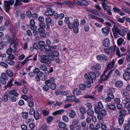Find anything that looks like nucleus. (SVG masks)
I'll return each instance as SVG.
<instances>
[{"mask_svg": "<svg viewBox=\"0 0 130 130\" xmlns=\"http://www.w3.org/2000/svg\"><path fill=\"white\" fill-rule=\"evenodd\" d=\"M39 130H47L46 125L45 124L43 125L40 127Z\"/></svg>", "mask_w": 130, "mask_h": 130, "instance_id": "0e129e2a", "label": "nucleus"}, {"mask_svg": "<svg viewBox=\"0 0 130 130\" xmlns=\"http://www.w3.org/2000/svg\"><path fill=\"white\" fill-rule=\"evenodd\" d=\"M125 17H123L122 18H120V17H118L117 18V21L122 23H123L124 21V18Z\"/></svg>", "mask_w": 130, "mask_h": 130, "instance_id": "13d9d810", "label": "nucleus"}, {"mask_svg": "<svg viewBox=\"0 0 130 130\" xmlns=\"http://www.w3.org/2000/svg\"><path fill=\"white\" fill-rule=\"evenodd\" d=\"M86 86L83 84H80L79 85V88L82 90H85L86 89Z\"/></svg>", "mask_w": 130, "mask_h": 130, "instance_id": "338daca9", "label": "nucleus"}, {"mask_svg": "<svg viewBox=\"0 0 130 130\" xmlns=\"http://www.w3.org/2000/svg\"><path fill=\"white\" fill-rule=\"evenodd\" d=\"M73 26L74 27H77L79 25L78 20L77 19H75L73 22Z\"/></svg>", "mask_w": 130, "mask_h": 130, "instance_id": "a19ab883", "label": "nucleus"}, {"mask_svg": "<svg viewBox=\"0 0 130 130\" xmlns=\"http://www.w3.org/2000/svg\"><path fill=\"white\" fill-rule=\"evenodd\" d=\"M73 93L74 95H76L80 98H81V96L82 94V93L80 90L78 88L74 89L73 90Z\"/></svg>", "mask_w": 130, "mask_h": 130, "instance_id": "ddd939ff", "label": "nucleus"}, {"mask_svg": "<svg viewBox=\"0 0 130 130\" xmlns=\"http://www.w3.org/2000/svg\"><path fill=\"white\" fill-rule=\"evenodd\" d=\"M124 41V39L121 38L119 39L117 41V43L118 46L121 45Z\"/></svg>", "mask_w": 130, "mask_h": 130, "instance_id": "ea45409f", "label": "nucleus"}, {"mask_svg": "<svg viewBox=\"0 0 130 130\" xmlns=\"http://www.w3.org/2000/svg\"><path fill=\"white\" fill-rule=\"evenodd\" d=\"M119 113L121 115V116H123L126 113V111L125 110L123 109L120 111Z\"/></svg>", "mask_w": 130, "mask_h": 130, "instance_id": "680f3d73", "label": "nucleus"}, {"mask_svg": "<svg viewBox=\"0 0 130 130\" xmlns=\"http://www.w3.org/2000/svg\"><path fill=\"white\" fill-rule=\"evenodd\" d=\"M101 68V66L99 64H97L93 65L92 67V71L95 72L97 73L98 75L101 74V72L99 71Z\"/></svg>", "mask_w": 130, "mask_h": 130, "instance_id": "423d86ee", "label": "nucleus"}, {"mask_svg": "<svg viewBox=\"0 0 130 130\" xmlns=\"http://www.w3.org/2000/svg\"><path fill=\"white\" fill-rule=\"evenodd\" d=\"M0 65L2 66L5 68H7L8 67V64L3 61L0 62Z\"/></svg>", "mask_w": 130, "mask_h": 130, "instance_id": "49530a36", "label": "nucleus"}, {"mask_svg": "<svg viewBox=\"0 0 130 130\" xmlns=\"http://www.w3.org/2000/svg\"><path fill=\"white\" fill-rule=\"evenodd\" d=\"M35 22L33 20H31L30 22V24L31 25V30L36 29L37 27L35 25Z\"/></svg>", "mask_w": 130, "mask_h": 130, "instance_id": "bb28decb", "label": "nucleus"}, {"mask_svg": "<svg viewBox=\"0 0 130 130\" xmlns=\"http://www.w3.org/2000/svg\"><path fill=\"white\" fill-rule=\"evenodd\" d=\"M89 75L91 79L92 80H94L96 79V76L94 73L93 72H90L89 73Z\"/></svg>", "mask_w": 130, "mask_h": 130, "instance_id": "e433bc0d", "label": "nucleus"}, {"mask_svg": "<svg viewBox=\"0 0 130 130\" xmlns=\"http://www.w3.org/2000/svg\"><path fill=\"white\" fill-rule=\"evenodd\" d=\"M44 53L49 60L52 61L54 59L55 57L52 54L51 51H46Z\"/></svg>", "mask_w": 130, "mask_h": 130, "instance_id": "0eeeda50", "label": "nucleus"}, {"mask_svg": "<svg viewBox=\"0 0 130 130\" xmlns=\"http://www.w3.org/2000/svg\"><path fill=\"white\" fill-rule=\"evenodd\" d=\"M76 99V97L75 95L68 96H66V98L65 100L66 102H72Z\"/></svg>", "mask_w": 130, "mask_h": 130, "instance_id": "f8f14e48", "label": "nucleus"}, {"mask_svg": "<svg viewBox=\"0 0 130 130\" xmlns=\"http://www.w3.org/2000/svg\"><path fill=\"white\" fill-rule=\"evenodd\" d=\"M113 51L116 55L120 56H121L119 48L118 46L115 45L113 46Z\"/></svg>", "mask_w": 130, "mask_h": 130, "instance_id": "a211bd4d", "label": "nucleus"}, {"mask_svg": "<svg viewBox=\"0 0 130 130\" xmlns=\"http://www.w3.org/2000/svg\"><path fill=\"white\" fill-rule=\"evenodd\" d=\"M99 12L95 9H91V13L96 15H99Z\"/></svg>", "mask_w": 130, "mask_h": 130, "instance_id": "09e8293b", "label": "nucleus"}, {"mask_svg": "<svg viewBox=\"0 0 130 130\" xmlns=\"http://www.w3.org/2000/svg\"><path fill=\"white\" fill-rule=\"evenodd\" d=\"M125 107L128 110V113L130 114V102L127 103H125Z\"/></svg>", "mask_w": 130, "mask_h": 130, "instance_id": "79ce46f5", "label": "nucleus"}, {"mask_svg": "<svg viewBox=\"0 0 130 130\" xmlns=\"http://www.w3.org/2000/svg\"><path fill=\"white\" fill-rule=\"evenodd\" d=\"M45 22L47 23H50L52 22V19L50 17H48L45 19Z\"/></svg>", "mask_w": 130, "mask_h": 130, "instance_id": "e2e57ef3", "label": "nucleus"}, {"mask_svg": "<svg viewBox=\"0 0 130 130\" xmlns=\"http://www.w3.org/2000/svg\"><path fill=\"white\" fill-rule=\"evenodd\" d=\"M100 109L97 106H94V110L95 112L96 113H99L100 112Z\"/></svg>", "mask_w": 130, "mask_h": 130, "instance_id": "de8ad7c7", "label": "nucleus"}, {"mask_svg": "<svg viewBox=\"0 0 130 130\" xmlns=\"http://www.w3.org/2000/svg\"><path fill=\"white\" fill-rule=\"evenodd\" d=\"M107 69L104 71L103 75L101 76V78L100 79V82H102L104 80H106L110 76L113 72L112 70L108 71Z\"/></svg>", "mask_w": 130, "mask_h": 130, "instance_id": "f257e3e1", "label": "nucleus"}, {"mask_svg": "<svg viewBox=\"0 0 130 130\" xmlns=\"http://www.w3.org/2000/svg\"><path fill=\"white\" fill-rule=\"evenodd\" d=\"M124 130H130V124H125L124 126Z\"/></svg>", "mask_w": 130, "mask_h": 130, "instance_id": "864d4df0", "label": "nucleus"}, {"mask_svg": "<svg viewBox=\"0 0 130 130\" xmlns=\"http://www.w3.org/2000/svg\"><path fill=\"white\" fill-rule=\"evenodd\" d=\"M6 72L9 76L12 77L13 76V73L10 69H7L6 70Z\"/></svg>", "mask_w": 130, "mask_h": 130, "instance_id": "c9c22d12", "label": "nucleus"}, {"mask_svg": "<svg viewBox=\"0 0 130 130\" xmlns=\"http://www.w3.org/2000/svg\"><path fill=\"white\" fill-rule=\"evenodd\" d=\"M64 112V110L63 109H61L57 110L53 112L52 115L53 116H56L58 114H61Z\"/></svg>", "mask_w": 130, "mask_h": 130, "instance_id": "a878e982", "label": "nucleus"}, {"mask_svg": "<svg viewBox=\"0 0 130 130\" xmlns=\"http://www.w3.org/2000/svg\"><path fill=\"white\" fill-rule=\"evenodd\" d=\"M112 29L115 39L118 37V35H121V30L116 25H114Z\"/></svg>", "mask_w": 130, "mask_h": 130, "instance_id": "7ed1b4c3", "label": "nucleus"}, {"mask_svg": "<svg viewBox=\"0 0 130 130\" xmlns=\"http://www.w3.org/2000/svg\"><path fill=\"white\" fill-rule=\"evenodd\" d=\"M68 115L70 118H73L76 116V112L74 110H71L68 112Z\"/></svg>", "mask_w": 130, "mask_h": 130, "instance_id": "aec40b11", "label": "nucleus"}, {"mask_svg": "<svg viewBox=\"0 0 130 130\" xmlns=\"http://www.w3.org/2000/svg\"><path fill=\"white\" fill-rule=\"evenodd\" d=\"M116 60V59H113L110 61L107 64L106 69L109 70L112 69L114 66Z\"/></svg>", "mask_w": 130, "mask_h": 130, "instance_id": "9b49d317", "label": "nucleus"}, {"mask_svg": "<svg viewBox=\"0 0 130 130\" xmlns=\"http://www.w3.org/2000/svg\"><path fill=\"white\" fill-rule=\"evenodd\" d=\"M54 78L53 77H52L50 79L46 80L45 82V85L43 87V90L45 91H48L49 89V86L48 84L54 81Z\"/></svg>", "mask_w": 130, "mask_h": 130, "instance_id": "39448f33", "label": "nucleus"}, {"mask_svg": "<svg viewBox=\"0 0 130 130\" xmlns=\"http://www.w3.org/2000/svg\"><path fill=\"white\" fill-rule=\"evenodd\" d=\"M81 126L83 128V130H88V127L86 126V123L85 121H82L80 123Z\"/></svg>", "mask_w": 130, "mask_h": 130, "instance_id": "b1692460", "label": "nucleus"}, {"mask_svg": "<svg viewBox=\"0 0 130 130\" xmlns=\"http://www.w3.org/2000/svg\"><path fill=\"white\" fill-rule=\"evenodd\" d=\"M9 94L7 95L6 93V91L5 92V94L4 95L3 98L4 101L6 102L8 99V97L9 96Z\"/></svg>", "mask_w": 130, "mask_h": 130, "instance_id": "6e6d98bb", "label": "nucleus"}, {"mask_svg": "<svg viewBox=\"0 0 130 130\" xmlns=\"http://www.w3.org/2000/svg\"><path fill=\"white\" fill-rule=\"evenodd\" d=\"M28 90V88L26 87L25 86L23 88L22 92L26 94L27 93Z\"/></svg>", "mask_w": 130, "mask_h": 130, "instance_id": "bf43d9fd", "label": "nucleus"}, {"mask_svg": "<svg viewBox=\"0 0 130 130\" xmlns=\"http://www.w3.org/2000/svg\"><path fill=\"white\" fill-rule=\"evenodd\" d=\"M5 61L8 64L11 66L13 65L14 63V62L12 60L9 59H6Z\"/></svg>", "mask_w": 130, "mask_h": 130, "instance_id": "72a5a7b5", "label": "nucleus"}, {"mask_svg": "<svg viewBox=\"0 0 130 130\" xmlns=\"http://www.w3.org/2000/svg\"><path fill=\"white\" fill-rule=\"evenodd\" d=\"M8 79L7 77L6 76L5 73H2L1 74V77L0 78V82L3 85L6 84V80Z\"/></svg>", "mask_w": 130, "mask_h": 130, "instance_id": "9d476101", "label": "nucleus"}, {"mask_svg": "<svg viewBox=\"0 0 130 130\" xmlns=\"http://www.w3.org/2000/svg\"><path fill=\"white\" fill-rule=\"evenodd\" d=\"M102 31L103 34L105 36H108L109 32V28L108 27L102 28Z\"/></svg>", "mask_w": 130, "mask_h": 130, "instance_id": "4468645a", "label": "nucleus"}, {"mask_svg": "<svg viewBox=\"0 0 130 130\" xmlns=\"http://www.w3.org/2000/svg\"><path fill=\"white\" fill-rule=\"evenodd\" d=\"M22 117L26 119L28 117V113L27 112H23L22 113Z\"/></svg>", "mask_w": 130, "mask_h": 130, "instance_id": "4d7b16f0", "label": "nucleus"}, {"mask_svg": "<svg viewBox=\"0 0 130 130\" xmlns=\"http://www.w3.org/2000/svg\"><path fill=\"white\" fill-rule=\"evenodd\" d=\"M32 55H30L28 57L26 58L21 63L22 65H23L25 64L27 61L29 60H37V56L36 55L34 57V58L32 59H29L32 56Z\"/></svg>", "mask_w": 130, "mask_h": 130, "instance_id": "dca6fc26", "label": "nucleus"}, {"mask_svg": "<svg viewBox=\"0 0 130 130\" xmlns=\"http://www.w3.org/2000/svg\"><path fill=\"white\" fill-rule=\"evenodd\" d=\"M22 2V0H16L14 5V6L17 7L20 5Z\"/></svg>", "mask_w": 130, "mask_h": 130, "instance_id": "5fc2aeb1", "label": "nucleus"}, {"mask_svg": "<svg viewBox=\"0 0 130 130\" xmlns=\"http://www.w3.org/2000/svg\"><path fill=\"white\" fill-rule=\"evenodd\" d=\"M9 47L13 50V52H15L17 50V46L16 44L14 43H11L9 45Z\"/></svg>", "mask_w": 130, "mask_h": 130, "instance_id": "393cba45", "label": "nucleus"}, {"mask_svg": "<svg viewBox=\"0 0 130 130\" xmlns=\"http://www.w3.org/2000/svg\"><path fill=\"white\" fill-rule=\"evenodd\" d=\"M6 93L7 95L9 94L10 95L12 94L16 97H17L19 95L14 90L10 91L7 90Z\"/></svg>", "mask_w": 130, "mask_h": 130, "instance_id": "6ab92c4d", "label": "nucleus"}, {"mask_svg": "<svg viewBox=\"0 0 130 130\" xmlns=\"http://www.w3.org/2000/svg\"><path fill=\"white\" fill-rule=\"evenodd\" d=\"M63 120L66 122H67L69 121L68 117L66 115H63L62 116Z\"/></svg>", "mask_w": 130, "mask_h": 130, "instance_id": "052dcab7", "label": "nucleus"}, {"mask_svg": "<svg viewBox=\"0 0 130 130\" xmlns=\"http://www.w3.org/2000/svg\"><path fill=\"white\" fill-rule=\"evenodd\" d=\"M87 114L90 116H93L94 115V111L92 109H88L87 111Z\"/></svg>", "mask_w": 130, "mask_h": 130, "instance_id": "473e14b6", "label": "nucleus"}, {"mask_svg": "<svg viewBox=\"0 0 130 130\" xmlns=\"http://www.w3.org/2000/svg\"><path fill=\"white\" fill-rule=\"evenodd\" d=\"M113 50L112 47L110 46L109 48H105L104 51L106 54H109L111 53Z\"/></svg>", "mask_w": 130, "mask_h": 130, "instance_id": "c756f323", "label": "nucleus"}, {"mask_svg": "<svg viewBox=\"0 0 130 130\" xmlns=\"http://www.w3.org/2000/svg\"><path fill=\"white\" fill-rule=\"evenodd\" d=\"M40 68L41 70L43 71H46L47 69V67L44 64L41 65L40 67Z\"/></svg>", "mask_w": 130, "mask_h": 130, "instance_id": "37998d69", "label": "nucleus"}, {"mask_svg": "<svg viewBox=\"0 0 130 130\" xmlns=\"http://www.w3.org/2000/svg\"><path fill=\"white\" fill-rule=\"evenodd\" d=\"M113 72H114L115 75L117 76H119L120 75V71L117 70H112Z\"/></svg>", "mask_w": 130, "mask_h": 130, "instance_id": "a18cd8bd", "label": "nucleus"}, {"mask_svg": "<svg viewBox=\"0 0 130 130\" xmlns=\"http://www.w3.org/2000/svg\"><path fill=\"white\" fill-rule=\"evenodd\" d=\"M101 2V4L104 10L107 9L105 6H106V4L108 3L107 0H100Z\"/></svg>", "mask_w": 130, "mask_h": 130, "instance_id": "4be33fe9", "label": "nucleus"}, {"mask_svg": "<svg viewBox=\"0 0 130 130\" xmlns=\"http://www.w3.org/2000/svg\"><path fill=\"white\" fill-rule=\"evenodd\" d=\"M115 86L117 87L120 88L122 87L123 85V82L121 80H118L115 83Z\"/></svg>", "mask_w": 130, "mask_h": 130, "instance_id": "5701e85b", "label": "nucleus"}, {"mask_svg": "<svg viewBox=\"0 0 130 130\" xmlns=\"http://www.w3.org/2000/svg\"><path fill=\"white\" fill-rule=\"evenodd\" d=\"M46 55H42L40 56V62L46 64H50L51 62L48 59Z\"/></svg>", "mask_w": 130, "mask_h": 130, "instance_id": "6e6552de", "label": "nucleus"}, {"mask_svg": "<svg viewBox=\"0 0 130 130\" xmlns=\"http://www.w3.org/2000/svg\"><path fill=\"white\" fill-rule=\"evenodd\" d=\"M105 108L107 110L109 109L112 110H114L116 108V106L113 103H111L109 104H106Z\"/></svg>", "mask_w": 130, "mask_h": 130, "instance_id": "f3484780", "label": "nucleus"}, {"mask_svg": "<svg viewBox=\"0 0 130 130\" xmlns=\"http://www.w3.org/2000/svg\"><path fill=\"white\" fill-rule=\"evenodd\" d=\"M84 98L85 99L89 98L93 100H96V98L94 96L90 94H88L85 96H84Z\"/></svg>", "mask_w": 130, "mask_h": 130, "instance_id": "f704fd0d", "label": "nucleus"}, {"mask_svg": "<svg viewBox=\"0 0 130 130\" xmlns=\"http://www.w3.org/2000/svg\"><path fill=\"white\" fill-rule=\"evenodd\" d=\"M44 30L41 31H39L40 32V37L41 38H44L46 36V34L44 32Z\"/></svg>", "mask_w": 130, "mask_h": 130, "instance_id": "4c0bfd02", "label": "nucleus"}, {"mask_svg": "<svg viewBox=\"0 0 130 130\" xmlns=\"http://www.w3.org/2000/svg\"><path fill=\"white\" fill-rule=\"evenodd\" d=\"M55 12L54 10L51 8H48L45 11L44 15L45 16H51L53 15Z\"/></svg>", "mask_w": 130, "mask_h": 130, "instance_id": "1a4fd4ad", "label": "nucleus"}, {"mask_svg": "<svg viewBox=\"0 0 130 130\" xmlns=\"http://www.w3.org/2000/svg\"><path fill=\"white\" fill-rule=\"evenodd\" d=\"M54 81L51 83H50L52 84L51 85V88L52 90H55L56 88V84L54 82Z\"/></svg>", "mask_w": 130, "mask_h": 130, "instance_id": "3c124183", "label": "nucleus"}, {"mask_svg": "<svg viewBox=\"0 0 130 130\" xmlns=\"http://www.w3.org/2000/svg\"><path fill=\"white\" fill-rule=\"evenodd\" d=\"M79 121L78 119H74L72 121V123L75 125H76L79 124Z\"/></svg>", "mask_w": 130, "mask_h": 130, "instance_id": "c03bdc74", "label": "nucleus"}, {"mask_svg": "<svg viewBox=\"0 0 130 130\" xmlns=\"http://www.w3.org/2000/svg\"><path fill=\"white\" fill-rule=\"evenodd\" d=\"M58 125L59 127L61 128H65L67 126V125L66 123L62 122H60L58 124Z\"/></svg>", "mask_w": 130, "mask_h": 130, "instance_id": "7c9ffc66", "label": "nucleus"}, {"mask_svg": "<svg viewBox=\"0 0 130 130\" xmlns=\"http://www.w3.org/2000/svg\"><path fill=\"white\" fill-rule=\"evenodd\" d=\"M85 105L88 108V109H91L92 108V105L90 102L87 103L85 104Z\"/></svg>", "mask_w": 130, "mask_h": 130, "instance_id": "8fccbe9b", "label": "nucleus"}, {"mask_svg": "<svg viewBox=\"0 0 130 130\" xmlns=\"http://www.w3.org/2000/svg\"><path fill=\"white\" fill-rule=\"evenodd\" d=\"M107 96L110 98L111 99H113L114 98V96L113 94L111 93H109L107 94Z\"/></svg>", "mask_w": 130, "mask_h": 130, "instance_id": "69168bd1", "label": "nucleus"}, {"mask_svg": "<svg viewBox=\"0 0 130 130\" xmlns=\"http://www.w3.org/2000/svg\"><path fill=\"white\" fill-rule=\"evenodd\" d=\"M84 77L86 79L88 82H90L91 83H93V80L91 79L89 75L85 74L84 75Z\"/></svg>", "mask_w": 130, "mask_h": 130, "instance_id": "cd10ccee", "label": "nucleus"}, {"mask_svg": "<svg viewBox=\"0 0 130 130\" xmlns=\"http://www.w3.org/2000/svg\"><path fill=\"white\" fill-rule=\"evenodd\" d=\"M40 27L38 29V31H41L45 30L44 28L46 26L45 24L44 23L41 22L39 24Z\"/></svg>", "mask_w": 130, "mask_h": 130, "instance_id": "412c9836", "label": "nucleus"}, {"mask_svg": "<svg viewBox=\"0 0 130 130\" xmlns=\"http://www.w3.org/2000/svg\"><path fill=\"white\" fill-rule=\"evenodd\" d=\"M35 112V110L34 108H32L29 109V113L30 115L31 116L34 115Z\"/></svg>", "mask_w": 130, "mask_h": 130, "instance_id": "603ef678", "label": "nucleus"}, {"mask_svg": "<svg viewBox=\"0 0 130 130\" xmlns=\"http://www.w3.org/2000/svg\"><path fill=\"white\" fill-rule=\"evenodd\" d=\"M110 41L109 39L108 38L104 39L102 42L103 45L106 47L109 46L110 45Z\"/></svg>", "mask_w": 130, "mask_h": 130, "instance_id": "2eb2a0df", "label": "nucleus"}, {"mask_svg": "<svg viewBox=\"0 0 130 130\" xmlns=\"http://www.w3.org/2000/svg\"><path fill=\"white\" fill-rule=\"evenodd\" d=\"M121 93L122 94L125 96H127L129 95L128 92L125 90L123 91Z\"/></svg>", "mask_w": 130, "mask_h": 130, "instance_id": "774afa93", "label": "nucleus"}, {"mask_svg": "<svg viewBox=\"0 0 130 130\" xmlns=\"http://www.w3.org/2000/svg\"><path fill=\"white\" fill-rule=\"evenodd\" d=\"M123 77L125 80H128L130 79V74L127 73H125L123 74Z\"/></svg>", "mask_w": 130, "mask_h": 130, "instance_id": "c85d7f7f", "label": "nucleus"}, {"mask_svg": "<svg viewBox=\"0 0 130 130\" xmlns=\"http://www.w3.org/2000/svg\"><path fill=\"white\" fill-rule=\"evenodd\" d=\"M96 58L98 61L101 63H104L105 61H108L109 60L106 56L104 54L98 55L96 56Z\"/></svg>", "mask_w": 130, "mask_h": 130, "instance_id": "20e7f679", "label": "nucleus"}, {"mask_svg": "<svg viewBox=\"0 0 130 130\" xmlns=\"http://www.w3.org/2000/svg\"><path fill=\"white\" fill-rule=\"evenodd\" d=\"M80 112L82 114H85L86 112V110L85 108L83 107H80L79 108Z\"/></svg>", "mask_w": 130, "mask_h": 130, "instance_id": "2f4dec72", "label": "nucleus"}, {"mask_svg": "<svg viewBox=\"0 0 130 130\" xmlns=\"http://www.w3.org/2000/svg\"><path fill=\"white\" fill-rule=\"evenodd\" d=\"M124 119L123 116H119L118 117L119 123L120 125H122Z\"/></svg>", "mask_w": 130, "mask_h": 130, "instance_id": "58836bf2", "label": "nucleus"}, {"mask_svg": "<svg viewBox=\"0 0 130 130\" xmlns=\"http://www.w3.org/2000/svg\"><path fill=\"white\" fill-rule=\"evenodd\" d=\"M14 0H11L8 1H5L4 2V9L7 12H9L8 10L11 9L10 6L13 5L14 2Z\"/></svg>", "mask_w": 130, "mask_h": 130, "instance_id": "f03ea898", "label": "nucleus"}]
</instances>
